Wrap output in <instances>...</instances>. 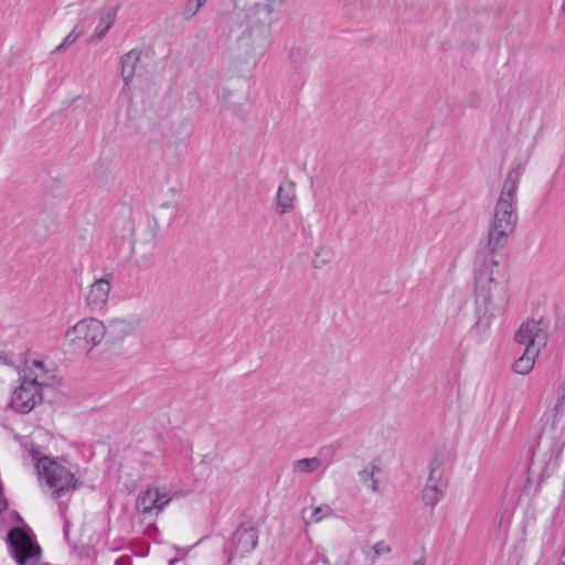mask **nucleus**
Instances as JSON below:
<instances>
[{
	"label": "nucleus",
	"instance_id": "obj_9",
	"mask_svg": "<svg viewBox=\"0 0 565 565\" xmlns=\"http://www.w3.org/2000/svg\"><path fill=\"white\" fill-rule=\"evenodd\" d=\"M258 543V531L253 527H241L238 529L232 541V547L228 551L230 555L238 554L244 556L255 550Z\"/></svg>",
	"mask_w": 565,
	"mask_h": 565
},
{
	"label": "nucleus",
	"instance_id": "obj_21",
	"mask_svg": "<svg viewBox=\"0 0 565 565\" xmlns=\"http://www.w3.org/2000/svg\"><path fill=\"white\" fill-rule=\"evenodd\" d=\"M84 28L81 23L76 24L74 29L65 36L63 42L55 49L56 52L72 45L83 34Z\"/></svg>",
	"mask_w": 565,
	"mask_h": 565
},
{
	"label": "nucleus",
	"instance_id": "obj_17",
	"mask_svg": "<svg viewBox=\"0 0 565 565\" xmlns=\"http://www.w3.org/2000/svg\"><path fill=\"white\" fill-rule=\"evenodd\" d=\"M446 487L426 481L423 489V501L426 505H436L444 497Z\"/></svg>",
	"mask_w": 565,
	"mask_h": 565
},
{
	"label": "nucleus",
	"instance_id": "obj_7",
	"mask_svg": "<svg viewBox=\"0 0 565 565\" xmlns=\"http://www.w3.org/2000/svg\"><path fill=\"white\" fill-rule=\"evenodd\" d=\"M172 497L163 488H149L142 491L137 500V509L142 515H158L171 501Z\"/></svg>",
	"mask_w": 565,
	"mask_h": 565
},
{
	"label": "nucleus",
	"instance_id": "obj_12",
	"mask_svg": "<svg viewBox=\"0 0 565 565\" xmlns=\"http://www.w3.org/2000/svg\"><path fill=\"white\" fill-rule=\"evenodd\" d=\"M140 52L138 50H130L120 58V75L124 81V90L129 88L132 82L137 67L140 62Z\"/></svg>",
	"mask_w": 565,
	"mask_h": 565
},
{
	"label": "nucleus",
	"instance_id": "obj_24",
	"mask_svg": "<svg viewBox=\"0 0 565 565\" xmlns=\"http://www.w3.org/2000/svg\"><path fill=\"white\" fill-rule=\"evenodd\" d=\"M373 550H374V553L376 556L388 554L392 551L391 546L387 543H385L384 541L377 542L373 546Z\"/></svg>",
	"mask_w": 565,
	"mask_h": 565
},
{
	"label": "nucleus",
	"instance_id": "obj_15",
	"mask_svg": "<svg viewBox=\"0 0 565 565\" xmlns=\"http://www.w3.org/2000/svg\"><path fill=\"white\" fill-rule=\"evenodd\" d=\"M116 15H117L116 8L109 9L100 14L99 21L95 28V31L90 36L92 42H98L107 34L109 29L115 23Z\"/></svg>",
	"mask_w": 565,
	"mask_h": 565
},
{
	"label": "nucleus",
	"instance_id": "obj_3",
	"mask_svg": "<svg viewBox=\"0 0 565 565\" xmlns=\"http://www.w3.org/2000/svg\"><path fill=\"white\" fill-rule=\"evenodd\" d=\"M19 381V386L12 392L10 407L18 413L28 414L42 403V387L50 384V374L42 361L33 360L25 363Z\"/></svg>",
	"mask_w": 565,
	"mask_h": 565
},
{
	"label": "nucleus",
	"instance_id": "obj_26",
	"mask_svg": "<svg viewBox=\"0 0 565 565\" xmlns=\"http://www.w3.org/2000/svg\"><path fill=\"white\" fill-rule=\"evenodd\" d=\"M413 565H426V558L424 556H422V557L415 559L413 562Z\"/></svg>",
	"mask_w": 565,
	"mask_h": 565
},
{
	"label": "nucleus",
	"instance_id": "obj_4",
	"mask_svg": "<svg viewBox=\"0 0 565 565\" xmlns=\"http://www.w3.org/2000/svg\"><path fill=\"white\" fill-rule=\"evenodd\" d=\"M514 340L524 347V351L513 369L518 374L526 375L532 371L541 349L546 345L547 324L543 320H527L520 326Z\"/></svg>",
	"mask_w": 565,
	"mask_h": 565
},
{
	"label": "nucleus",
	"instance_id": "obj_13",
	"mask_svg": "<svg viewBox=\"0 0 565 565\" xmlns=\"http://www.w3.org/2000/svg\"><path fill=\"white\" fill-rule=\"evenodd\" d=\"M296 200V190L295 183L291 181H284L276 194L277 207L279 209V213L286 214L294 209Z\"/></svg>",
	"mask_w": 565,
	"mask_h": 565
},
{
	"label": "nucleus",
	"instance_id": "obj_11",
	"mask_svg": "<svg viewBox=\"0 0 565 565\" xmlns=\"http://www.w3.org/2000/svg\"><path fill=\"white\" fill-rule=\"evenodd\" d=\"M137 328V321L131 318H111L108 320L106 332L115 340H124L131 335Z\"/></svg>",
	"mask_w": 565,
	"mask_h": 565
},
{
	"label": "nucleus",
	"instance_id": "obj_22",
	"mask_svg": "<svg viewBox=\"0 0 565 565\" xmlns=\"http://www.w3.org/2000/svg\"><path fill=\"white\" fill-rule=\"evenodd\" d=\"M563 404V398L558 399L555 404V406L545 412L544 415H543V419L545 420V423H550L551 425V429H555L557 423H558V415H559V409H561V406Z\"/></svg>",
	"mask_w": 565,
	"mask_h": 565
},
{
	"label": "nucleus",
	"instance_id": "obj_10",
	"mask_svg": "<svg viewBox=\"0 0 565 565\" xmlns=\"http://www.w3.org/2000/svg\"><path fill=\"white\" fill-rule=\"evenodd\" d=\"M277 9L274 0H264L256 3L250 11L252 22L260 23L265 31L269 33V26L273 22V13Z\"/></svg>",
	"mask_w": 565,
	"mask_h": 565
},
{
	"label": "nucleus",
	"instance_id": "obj_31",
	"mask_svg": "<svg viewBox=\"0 0 565 565\" xmlns=\"http://www.w3.org/2000/svg\"><path fill=\"white\" fill-rule=\"evenodd\" d=\"M559 565H565L564 563H559Z\"/></svg>",
	"mask_w": 565,
	"mask_h": 565
},
{
	"label": "nucleus",
	"instance_id": "obj_5",
	"mask_svg": "<svg viewBox=\"0 0 565 565\" xmlns=\"http://www.w3.org/2000/svg\"><path fill=\"white\" fill-rule=\"evenodd\" d=\"M106 335V326L94 317L78 320L64 333V345L72 352L88 354Z\"/></svg>",
	"mask_w": 565,
	"mask_h": 565
},
{
	"label": "nucleus",
	"instance_id": "obj_25",
	"mask_svg": "<svg viewBox=\"0 0 565 565\" xmlns=\"http://www.w3.org/2000/svg\"><path fill=\"white\" fill-rule=\"evenodd\" d=\"M115 565H131V558L129 556H120L116 559Z\"/></svg>",
	"mask_w": 565,
	"mask_h": 565
},
{
	"label": "nucleus",
	"instance_id": "obj_1",
	"mask_svg": "<svg viewBox=\"0 0 565 565\" xmlns=\"http://www.w3.org/2000/svg\"><path fill=\"white\" fill-rule=\"evenodd\" d=\"M519 172L508 174L501 194L494 205L484 246L477 252L475 273V295L478 306L476 329L487 332L491 319L501 316L509 303L508 277L500 264L498 250L508 242L518 224L515 191Z\"/></svg>",
	"mask_w": 565,
	"mask_h": 565
},
{
	"label": "nucleus",
	"instance_id": "obj_18",
	"mask_svg": "<svg viewBox=\"0 0 565 565\" xmlns=\"http://www.w3.org/2000/svg\"><path fill=\"white\" fill-rule=\"evenodd\" d=\"M333 258V250L331 247L321 245L318 246L313 253L311 265L316 269H321L330 264Z\"/></svg>",
	"mask_w": 565,
	"mask_h": 565
},
{
	"label": "nucleus",
	"instance_id": "obj_28",
	"mask_svg": "<svg viewBox=\"0 0 565 565\" xmlns=\"http://www.w3.org/2000/svg\"><path fill=\"white\" fill-rule=\"evenodd\" d=\"M561 11L565 15V0H562Z\"/></svg>",
	"mask_w": 565,
	"mask_h": 565
},
{
	"label": "nucleus",
	"instance_id": "obj_19",
	"mask_svg": "<svg viewBox=\"0 0 565 565\" xmlns=\"http://www.w3.org/2000/svg\"><path fill=\"white\" fill-rule=\"evenodd\" d=\"M332 515V509L328 504L316 507L311 510L310 515H303L306 524L319 523Z\"/></svg>",
	"mask_w": 565,
	"mask_h": 565
},
{
	"label": "nucleus",
	"instance_id": "obj_27",
	"mask_svg": "<svg viewBox=\"0 0 565 565\" xmlns=\"http://www.w3.org/2000/svg\"><path fill=\"white\" fill-rule=\"evenodd\" d=\"M206 2V0H198V4H196V8H201L204 6V3Z\"/></svg>",
	"mask_w": 565,
	"mask_h": 565
},
{
	"label": "nucleus",
	"instance_id": "obj_8",
	"mask_svg": "<svg viewBox=\"0 0 565 565\" xmlns=\"http://www.w3.org/2000/svg\"><path fill=\"white\" fill-rule=\"evenodd\" d=\"M110 292V284L105 278L96 279L85 295V303L90 311H102L106 308Z\"/></svg>",
	"mask_w": 565,
	"mask_h": 565
},
{
	"label": "nucleus",
	"instance_id": "obj_16",
	"mask_svg": "<svg viewBox=\"0 0 565 565\" xmlns=\"http://www.w3.org/2000/svg\"><path fill=\"white\" fill-rule=\"evenodd\" d=\"M329 467V462H324L320 458H303L294 461L292 472L296 475H309L318 471L320 468L326 470Z\"/></svg>",
	"mask_w": 565,
	"mask_h": 565
},
{
	"label": "nucleus",
	"instance_id": "obj_2",
	"mask_svg": "<svg viewBox=\"0 0 565 565\" xmlns=\"http://www.w3.org/2000/svg\"><path fill=\"white\" fill-rule=\"evenodd\" d=\"M23 458H30L34 465L39 486L43 493L57 500L68 495L79 487L74 472L56 458L45 455L33 444H24Z\"/></svg>",
	"mask_w": 565,
	"mask_h": 565
},
{
	"label": "nucleus",
	"instance_id": "obj_6",
	"mask_svg": "<svg viewBox=\"0 0 565 565\" xmlns=\"http://www.w3.org/2000/svg\"><path fill=\"white\" fill-rule=\"evenodd\" d=\"M8 539L11 553L18 565H36L41 558V547L31 537L29 530L12 529Z\"/></svg>",
	"mask_w": 565,
	"mask_h": 565
},
{
	"label": "nucleus",
	"instance_id": "obj_30",
	"mask_svg": "<svg viewBox=\"0 0 565 565\" xmlns=\"http://www.w3.org/2000/svg\"><path fill=\"white\" fill-rule=\"evenodd\" d=\"M178 551H179L180 553H182V556H185V555H186V553H188V550H183V548H178Z\"/></svg>",
	"mask_w": 565,
	"mask_h": 565
},
{
	"label": "nucleus",
	"instance_id": "obj_14",
	"mask_svg": "<svg viewBox=\"0 0 565 565\" xmlns=\"http://www.w3.org/2000/svg\"><path fill=\"white\" fill-rule=\"evenodd\" d=\"M381 472V468L376 461H371L366 463L359 472L358 478L360 483L370 492L377 493L379 488V479L377 475Z\"/></svg>",
	"mask_w": 565,
	"mask_h": 565
},
{
	"label": "nucleus",
	"instance_id": "obj_20",
	"mask_svg": "<svg viewBox=\"0 0 565 565\" xmlns=\"http://www.w3.org/2000/svg\"><path fill=\"white\" fill-rule=\"evenodd\" d=\"M448 454L444 449L436 450L429 463L430 469H437L447 472Z\"/></svg>",
	"mask_w": 565,
	"mask_h": 565
},
{
	"label": "nucleus",
	"instance_id": "obj_29",
	"mask_svg": "<svg viewBox=\"0 0 565 565\" xmlns=\"http://www.w3.org/2000/svg\"><path fill=\"white\" fill-rule=\"evenodd\" d=\"M178 561H179L178 558L170 559L168 562V565H174Z\"/></svg>",
	"mask_w": 565,
	"mask_h": 565
},
{
	"label": "nucleus",
	"instance_id": "obj_23",
	"mask_svg": "<svg viewBox=\"0 0 565 565\" xmlns=\"http://www.w3.org/2000/svg\"><path fill=\"white\" fill-rule=\"evenodd\" d=\"M427 481L447 487L446 472L429 468Z\"/></svg>",
	"mask_w": 565,
	"mask_h": 565
}]
</instances>
